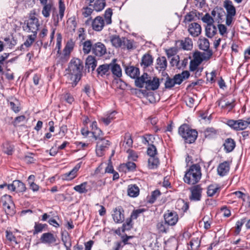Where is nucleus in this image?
<instances>
[{"instance_id": "29", "label": "nucleus", "mask_w": 250, "mask_h": 250, "mask_svg": "<svg viewBox=\"0 0 250 250\" xmlns=\"http://www.w3.org/2000/svg\"><path fill=\"white\" fill-rule=\"evenodd\" d=\"M157 66L156 68L158 70H164L167 66V61L165 57H161L157 58L156 60Z\"/></svg>"}, {"instance_id": "21", "label": "nucleus", "mask_w": 250, "mask_h": 250, "mask_svg": "<svg viewBox=\"0 0 250 250\" xmlns=\"http://www.w3.org/2000/svg\"><path fill=\"white\" fill-rule=\"evenodd\" d=\"M189 76V72L187 70L184 71L180 74H176L173 77L175 84H180L184 80L188 78Z\"/></svg>"}, {"instance_id": "32", "label": "nucleus", "mask_w": 250, "mask_h": 250, "mask_svg": "<svg viewBox=\"0 0 250 250\" xmlns=\"http://www.w3.org/2000/svg\"><path fill=\"white\" fill-rule=\"evenodd\" d=\"M159 163V160L157 156L150 157L148 159V167L149 169L157 168Z\"/></svg>"}, {"instance_id": "28", "label": "nucleus", "mask_w": 250, "mask_h": 250, "mask_svg": "<svg viewBox=\"0 0 250 250\" xmlns=\"http://www.w3.org/2000/svg\"><path fill=\"white\" fill-rule=\"evenodd\" d=\"M140 193V189L136 185H130L128 187L127 194L131 197H137Z\"/></svg>"}, {"instance_id": "15", "label": "nucleus", "mask_w": 250, "mask_h": 250, "mask_svg": "<svg viewBox=\"0 0 250 250\" xmlns=\"http://www.w3.org/2000/svg\"><path fill=\"white\" fill-rule=\"evenodd\" d=\"M81 167V163L77 164L75 167L69 172L65 173L62 175L64 180L69 181L73 179L77 176V172Z\"/></svg>"}, {"instance_id": "11", "label": "nucleus", "mask_w": 250, "mask_h": 250, "mask_svg": "<svg viewBox=\"0 0 250 250\" xmlns=\"http://www.w3.org/2000/svg\"><path fill=\"white\" fill-rule=\"evenodd\" d=\"M188 31L193 37H197L201 33V25L197 22H192L189 24Z\"/></svg>"}, {"instance_id": "49", "label": "nucleus", "mask_w": 250, "mask_h": 250, "mask_svg": "<svg viewBox=\"0 0 250 250\" xmlns=\"http://www.w3.org/2000/svg\"><path fill=\"white\" fill-rule=\"evenodd\" d=\"M132 219L130 217L126 219L125 223L122 226V232H125L126 230H130L132 228Z\"/></svg>"}, {"instance_id": "17", "label": "nucleus", "mask_w": 250, "mask_h": 250, "mask_svg": "<svg viewBox=\"0 0 250 250\" xmlns=\"http://www.w3.org/2000/svg\"><path fill=\"white\" fill-rule=\"evenodd\" d=\"M98 76L103 78L107 77L110 75V63L100 65L97 69Z\"/></svg>"}, {"instance_id": "9", "label": "nucleus", "mask_w": 250, "mask_h": 250, "mask_svg": "<svg viewBox=\"0 0 250 250\" xmlns=\"http://www.w3.org/2000/svg\"><path fill=\"white\" fill-rule=\"evenodd\" d=\"M8 189L17 192H23L25 191L26 188L25 184L21 181L14 180L8 186Z\"/></svg>"}, {"instance_id": "24", "label": "nucleus", "mask_w": 250, "mask_h": 250, "mask_svg": "<svg viewBox=\"0 0 250 250\" xmlns=\"http://www.w3.org/2000/svg\"><path fill=\"white\" fill-rule=\"evenodd\" d=\"M125 73L130 78L135 79L139 76L140 70L138 67L133 66H129L125 67Z\"/></svg>"}, {"instance_id": "6", "label": "nucleus", "mask_w": 250, "mask_h": 250, "mask_svg": "<svg viewBox=\"0 0 250 250\" xmlns=\"http://www.w3.org/2000/svg\"><path fill=\"white\" fill-rule=\"evenodd\" d=\"M112 216L116 223H121L125 220L124 210L122 207L118 206L113 209Z\"/></svg>"}, {"instance_id": "37", "label": "nucleus", "mask_w": 250, "mask_h": 250, "mask_svg": "<svg viewBox=\"0 0 250 250\" xmlns=\"http://www.w3.org/2000/svg\"><path fill=\"white\" fill-rule=\"evenodd\" d=\"M53 8V4L48 3L47 4L43 5L42 13L44 17L48 18L50 16V12Z\"/></svg>"}, {"instance_id": "61", "label": "nucleus", "mask_w": 250, "mask_h": 250, "mask_svg": "<svg viewBox=\"0 0 250 250\" xmlns=\"http://www.w3.org/2000/svg\"><path fill=\"white\" fill-rule=\"evenodd\" d=\"M161 194V192L159 190H155L153 191L151 195L150 196V198L149 200V202L150 203H153L155 200H156L157 197L160 196Z\"/></svg>"}, {"instance_id": "34", "label": "nucleus", "mask_w": 250, "mask_h": 250, "mask_svg": "<svg viewBox=\"0 0 250 250\" xmlns=\"http://www.w3.org/2000/svg\"><path fill=\"white\" fill-rule=\"evenodd\" d=\"M220 187L217 185H210L208 187L207 194L208 196L212 197L216 193L220 192Z\"/></svg>"}, {"instance_id": "8", "label": "nucleus", "mask_w": 250, "mask_h": 250, "mask_svg": "<svg viewBox=\"0 0 250 250\" xmlns=\"http://www.w3.org/2000/svg\"><path fill=\"white\" fill-rule=\"evenodd\" d=\"M191 195L189 199L191 201H198L201 200L202 192V188L201 185H197L194 186L189 188Z\"/></svg>"}, {"instance_id": "30", "label": "nucleus", "mask_w": 250, "mask_h": 250, "mask_svg": "<svg viewBox=\"0 0 250 250\" xmlns=\"http://www.w3.org/2000/svg\"><path fill=\"white\" fill-rule=\"evenodd\" d=\"M217 28L213 24H209L207 25L206 27V36L211 38L213 37L217 33Z\"/></svg>"}, {"instance_id": "60", "label": "nucleus", "mask_w": 250, "mask_h": 250, "mask_svg": "<svg viewBox=\"0 0 250 250\" xmlns=\"http://www.w3.org/2000/svg\"><path fill=\"white\" fill-rule=\"evenodd\" d=\"M62 98L68 104H72L74 99L73 97L69 93H65L62 95Z\"/></svg>"}, {"instance_id": "19", "label": "nucleus", "mask_w": 250, "mask_h": 250, "mask_svg": "<svg viewBox=\"0 0 250 250\" xmlns=\"http://www.w3.org/2000/svg\"><path fill=\"white\" fill-rule=\"evenodd\" d=\"M177 44H179L180 48L186 50H189L192 48V41L189 37L185 38L184 40H179Z\"/></svg>"}, {"instance_id": "46", "label": "nucleus", "mask_w": 250, "mask_h": 250, "mask_svg": "<svg viewBox=\"0 0 250 250\" xmlns=\"http://www.w3.org/2000/svg\"><path fill=\"white\" fill-rule=\"evenodd\" d=\"M247 219L246 218H244L242 219H241L240 220L237 221L236 223V227H235V233L236 235H238L241 230V228L242 226L244 225V223L246 222Z\"/></svg>"}, {"instance_id": "12", "label": "nucleus", "mask_w": 250, "mask_h": 250, "mask_svg": "<svg viewBox=\"0 0 250 250\" xmlns=\"http://www.w3.org/2000/svg\"><path fill=\"white\" fill-rule=\"evenodd\" d=\"M106 49L105 45L101 42H98L92 46V52L95 55L101 57L105 54Z\"/></svg>"}, {"instance_id": "52", "label": "nucleus", "mask_w": 250, "mask_h": 250, "mask_svg": "<svg viewBox=\"0 0 250 250\" xmlns=\"http://www.w3.org/2000/svg\"><path fill=\"white\" fill-rule=\"evenodd\" d=\"M200 48L204 51L209 50V42L207 39H204L201 41L200 44Z\"/></svg>"}, {"instance_id": "40", "label": "nucleus", "mask_w": 250, "mask_h": 250, "mask_svg": "<svg viewBox=\"0 0 250 250\" xmlns=\"http://www.w3.org/2000/svg\"><path fill=\"white\" fill-rule=\"evenodd\" d=\"M101 142H99L96 146V151L98 155L102 156L103 154V151L105 150V148L108 147L109 145L108 143L104 144L103 143L101 144Z\"/></svg>"}, {"instance_id": "58", "label": "nucleus", "mask_w": 250, "mask_h": 250, "mask_svg": "<svg viewBox=\"0 0 250 250\" xmlns=\"http://www.w3.org/2000/svg\"><path fill=\"white\" fill-rule=\"evenodd\" d=\"M133 41L132 40H128L126 38H124V43L123 46L126 47L127 49H131L133 48Z\"/></svg>"}, {"instance_id": "2", "label": "nucleus", "mask_w": 250, "mask_h": 250, "mask_svg": "<svg viewBox=\"0 0 250 250\" xmlns=\"http://www.w3.org/2000/svg\"><path fill=\"white\" fill-rule=\"evenodd\" d=\"M201 176L200 166L198 164H193L186 171L183 179L186 183L193 185L199 182Z\"/></svg>"}, {"instance_id": "18", "label": "nucleus", "mask_w": 250, "mask_h": 250, "mask_svg": "<svg viewBox=\"0 0 250 250\" xmlns=\"http://www.w3.org/2000/svg\"><path fill=\"white\" fill-rule=\"evenodd\" d=\"M211 16L219 23L225 15L224 9L220 7H215L211 12Z\"/></svg>"}, {"instance_id": "56", "label": "nucleus", "mask_w": 250, "mask_h": 250, "mask_svg": "<svg viewBox=\"0 0 250 250\" xmlns=\"http://www.w3.org/2000/svg\"><path fill=\"white\" fill-rule=\"evenodd\" d=\"M59 16L60 20H62L64 16V13L65 9V6L62 0L59 1Z\"/></svg>"}, {"instance_id": "14", "label": "nucleus", "mask_w": 250, "mask_h": 250, "mask_svg": "<svg viewBox=\"0 0 250 250\" xmlns=\"http://www.w3.org/2000/svg\"><path fill=\"white\" fill-rule=\"evenodd\" d=\"M159 85L160 81L158 78L154 77L153 80H151L148 77L145 87L148 90H155L159 88Z\"/></svg>"}, {"instance_id": "50", "label": "nucleus", "mask_w": 250, "mask_h": 250, "mask_svg": "<svg viewBox=\"0 0 250 250\" xmlns=\"http://www.w3.org/2000/svg\"><path fill=\"white\" fill-rule=\"evenodd\" d=\"M36 36L37 34H36L28 36L27 39L24 42L23 45H24V46L27 48L30 47L34 42Z\"/></svg>"}, {"instance_id": "45", "label": "nucleus", "mask_w": 250, "mask_h": 250, "mask_svg": "<svg viewBox=\"0 0 250 250\" xmlns=\"http://www.w3.org/2000/svg\"><path fill=\"white\" fill-rule=\"evenodd\" d=\"M242 208L244 207L245 210L246 211H250V197L247 194L242 199Z\"/></svg>"}, {"instance_id": "13", "label": "nucleus", "mask_w": 250, "mask_h": 250, "mask_svg": "<svg viewBox=\"0 0 250 250\" xmlns=\"http://www.w3.org/2000/svg\"><path fill=\"white\" fill-rule=\"evenodd\" d=\"M40 240L43 244L51 245L56 243L57 239L56 237L52 233L45 232L42 235Z\"/></svg>"}, {"instance_id": "53", "label": "nucleus", "mask_w": 250, "mask_h": 250, "mask_svg": "<svg viewBox=\"0 0 250 250\" xmlns=\"http://www.w3.org/2000/svg\"><path fill=\"white\" fill-rule=\"evenodd\" d=\"M192 60L200 64L204 59L200 52H196L193 54V59Z\"/></svg>"}, {"instance_id": "51", "label": "nucleus", "mask_w": 250, "mask_h": 250, "mask_svg": "<svg viewBox=\"0 0 250 250\" xmlns=\"http://www.w3.org/2000/svg\"><path fill=\"white\" fill-rule=\"evenodd\" d=\"M167 226L166 222L161 221L157 223V228L161 232H166L168 228Z\"/></svg>"}, {"instance_id": "38", "label": "nucleus", "mask_w": 250, "mask_h": 250, "mask_svg": "<svg viewBox=\"0 0 250 250\" xmlns=\"http://www.w3.org/2000/svg\"><path fill=\"white\" fill-rule=\"evenodd\" d=\"M113 14L112 9L110 8H107L104 12V18L106 24H110L112 23L111 17Z\"/></svg>"}, {"instance_id": "3", "label": "nucleus", "mask_w": 250, "mask_h": 250, "mask_svg": "<svg viewBox=\"0 0 250 250\" xmlns=\"http://www.w3.org/2000/svg\"><path fill=\"white\" fill-rule=\"evenodd\" d=\"M179 134L185 140L195 141L198 136V132L191 128L187 124H183L178 128Z\"/></svg>"}, {"instance_id": "23", "label": "nucleus", "mask_w": 250, "mask_h": 250, "mask_svg": "<svg viewBox=\"0 0 250 250\" xmlns=\"http://www.w3.org/2000/svg\"><path fill=\"white\" fill-rule=\"evenodd\" d=\"M111 72L114 77L120 78L122 75V69L120 65L114 62L110 63V72ZM114 79H116L114 78Z\"/></svg>"}, {"instance_id": "1", "label": "nucleus", "mask_w": 250, "mask_h": 250, "mask_svg": "<svg viewBox=\"0 0 250 250\" xmlns=\"http://www.w3.org/2000/svg\"><path fill=\"white\" fill-rule=\"evenodd\" d=\"M83 66L82 61L79 59H73L69 63L68 71L66 75L69 83L73 87L75 86L82 76Z\"/></svg>"}, {"instance_id": "43", "label": "nucleus", "mask_w": 250, "mask_h": 250, "mask_svg": "<svg viewBox=\"0 0 250 250\" xmlns=\"http://www.w3.org/2000/svg\"><path fill=\"white\" fill-rule=\"evenodd\" d=\"M9 104L11 109L15 113H18L21 110L20 104L19 102L17 99L15 100L14 102L10 101Z\"/></svg>"}, {"instance_id": "10", "label": "nucleus", "mask_w": 250, "mask_h": 250, "mask_svg": "<svg viewBox=\"0 0 250 250\" xmlns=\"http://www.w3.org/2000/svg\"><path fill=\"white\" fill-rule=\"evenodd\" d=\"M105 24L106 23L104 18L100 16H98L92 20L91 26L94 31L100 32L103 30Z\"/></svg>"}, {"instance_id": "41", "label": "nucleus", "mask_w": 250, "mask_h": 250, "mask_svg": "<svg viewBox=\"0 0 250 250\" xmlns=\"http://www.w3.org/2000/svg\"><path fill=\"white\" fill-rule=\"evenodd\" d=\"M106 3L105 0H97L94 3V9L97 11H101L105 6Z\"/></svg>"}, {"instance_id": "35", "label": "nucleus", "mask_w": 250, "mask_h": 250, "mask_svg": "<svg viewBox=\"0 0 250 250\" xmlns=\"http://www.w3.org/2000/svg\"><path fill=\"white\" fill-rule=\"evenodd\" d=\"M116 113V111H114L109 113L107 114L106 117H102L101 120L106 125H108L111 121L115 118L114 116Z\"/></svg>"}, {"instance_id": "16", "label": "nucleus", "mask_w": 250, "mask_h": 250, "mask_svg": "<svg viewBox=\"0 0 250 250\" xmlns=\"http://www.w3.org/2000/svg\"><path fill=\"white\" fill-rule=\"evenodd\" d=\"M91 127L92 128V131L91 133L93 134L96 140L104 141L105 139V138L102 137V131L100 128H98L97 124L96 121H93L92 123Z\"/></svg>"}, {"instance_id": "47", "label": "nucleus", "mask_w": 250, "mask_h": 250, "mask_svg": "<svg viewBox=\"0 0 250 250\" xmlns=\"http://www.w3.org/2000/svg\"><path fill=\"white\" fill-rule=\"evenodd\" d=\"M203 134L206 138L211 139L215 135L216 132L213 128H208L203 132Z\"/></svg>"}, {"instance_id": "48", "label": "nucleus", "mask_w": 250, "mask_h": 250, "mask_svg": "<svg viewBox=\"0 0 250 250\" xmlns=\"http://www.w3.org/2000/svg\"><path fill=\"white\" fill-rule=\"evenodd\" d=\"M175 83L174 82L173 78H170L168 75H167L165 82V87L166 89H171L175 85Z\"/></svg>"}, {"instance_id": "44", "label": "nucleus", "mask_w": 250, "mask_h": 250, "mask_svg": "<svg viewBox=\"0 0 250 250\" xmlns=\"http://www.w3.org/2000/svg\"><path fill=\"white\" fill-rule=\"evenodd\" d=\"M223 146L226 152L229 153L234 149L236 145L235 142H225L223 144Z\"/></svg>"}, {"instance_id": "39", "label": "nucleus", "mask_w": 250, "mask_h": 250, "mask_svg": "<svg viewBox=\"0 0 250 250\" xmlns=\"http://www.w3.org/2000/svg\"><path fill=\"white\" fill-rule=\"evenodd\" d=\"M87 184V183L86 182H84L80 185L75 186L73 188L76 191L80 194L86 193L88 191V190L86 188Z\"/></svg>"}, {"instance_id": "22", "label": "nucleus", "mask_w": 250, "mask_h": 250, "mask_svg": "<svg viewBox=\"0 0 250 250\" xmlns=\"http://www.w3.org/2000/svg\"><path fill=\"white\" fill-rule=\"evenodd\" d=\"M224 7L227 11V15H236V8L231 0H225L224 1Z\"/></svg>"}, {"instance_id": "7", "label": "nucleus", "mask_w": 250, "mask_h": 250, "mask_svg": "<svg viewBox=\"0 0 250 250\" xmlns=\"http://www.w3.org/2000/svg\"><path fill=\"white\" fill-rule=\"evenodd\" d=\"M166 223L168 226H174L178 220V216L176 212L167 211L164 215Z\"/></svg>"}, {"instance_id": "64", "label": "nucleus", "mask_w": 250, "mask_h": 250, "mask_svg": "<svg viewBox=\"0 0 250 250\" xmlns=\"http://www.w3.org/2000/svg\"><path fill=\"white\" fill-rule=\"evenodd\" d=\"M145 210V209H138L133 210L131 214L130 218L132 219H136L139 216V214L143 212Z\"/></svg>"}, {"instance_id": "63", "label": "nucleus", "mask_w": 250, "mask_h": 250, "mask_svg": "<svg viewBox=\"0 0 250 250\" xmlns=\"http://www.w3.org/2000/svg\"><path fill=\"white\" fill-rule=\"evenodd\" d=\"M26 117L24 115H21L17 117L15 120L13 122V124L14 126H17L20 123L23 122L25 121Z\"/></svg>"}, {"instance_id": "55", "label": "nucleus", "mask_w": 250, "mask_h": 250, "mask_svg": "<svg viewBox=\"0 0 250 250\" xmlns=\"http://www.w3.org/2000/svg\"><path fill=\"white\" fill-rule=\"evenodd\" d=\"M82 15L84 18L90 17L93 11V9L89 7H84L82 9Z\"/></svg>"}, {"instance_id": "62", "label": "nucleus", "mask_w": 250, "mask_h": 250, "mask_svg": "<svg viewBox=\"0 0 250 250\" xmlns=\"http://www.w3.org/2000/svg\"><path fill=\"white\" fill-rule=\"evenodd\" d=\"M179 62L180 61L179 56H176L172 58L170 62V63L172 66H176L178 68H181V67L179 66Z\"/></svg>"}, {"instance_id": "4", "label": "nucleus", "mask_w": 250, "mask_h": 250, "mask_svg": "<svg viewBox=\"0 0 250 250\" xmlns=\"http://www.w3.org/2000/svg\"><path fill=\"white\" fill-rule=\"evenodd\" d=\"M24 24L26 25L23 26L24 31L37 34L40 24L39 19L35 16V13L30 15L28 19L24 21Z\"/></svg>"}, {"instance_id": "42", "label": "nucleus", "mask_w": 250, "mask_h": 250, "mask_svg": "<svg viewBox=\"0 0 250 250\" xmlns=\"http://www.w3.org/2000/svg\"><path fill=\"white\" fill-rule=\"evenodd\" d=\"M92 43L90 40H87L83 43V50L85 54H88L91 50H92Z\"/></svg>"}, {"instance_id": "57", "label": "nucleus", "mask_w": 250, "mask_h": 250, "mask_svg": "<svg viewBox=\"0 0 250 250\" xmlns=\"http://www.w3.org/2000/svg\"><path fill=\"white\" fill-rule=\"evenodd\" d=\"M202 20L203 22L207 23V25L213 24L214 22V19L212 16H211L208 13H206L202 18Z\"/></svg>"}, {"instance_id": "27", "label": "nucleus", "mask_w": 250, "mask_h": 250, "mask_svg": "<svg viewBox=\"0 0 250 250\" xmlns=\"http://www.w3.org/2000/svg\"><path fill=\"white\" fill-rule=\"evenodd\" d=\"M148 77V75L146 73H144L141 77L136 78V79L135 81L136 86L139 88H143L145 84L146 85Z\"/></svg>"}, {"instance_id": "26", "label": "nucleus", "mask_w": 250, "mask_h": 250, "mask_svg": "<svg viewBox=\"0 0 250 250\" xmlns=\"http://www.w3.org/2000/svg\"><path fill=\"white\" fill-rule=\"evenodd\" d=\"M153 62V59L152 56L149 54H145L142 57L141 65L145 68L152 65Z\"/></svg>"}, {"instance_id": "20", "label": "nucleus", "mask_w": 250, "mask_h": 250, "mask_svg": "<svg viewBox=\"0 0 250 250\" xmlns=\"http://www.w3.org/2000/svg\"><path fill=\"white\" fill-rule=\"evenodd\" d=\"M229 161H225L219 165L217 167L218 174L221 176H224L229 172Z\"/></svg>"}, {"instance_id": "36", "label": "nucleus", "mask_w": 250, "mask_h": 250, "mask_svg": "<svg viewBox=\"0 0 250 250\" xmlns=\"http://www.w3.org/2000/svg\"><path fill=\"white\" fill-rule=\"evenodd\" d=\"M3 151L8 154L12 155L14 150V147L13 145L9 143L8 142H5L3 144Z\"/></svg>"}, {"instance_id": "54", "label": "nucleus", "mask_w": 250, "mask_h": 250, "mask_svg": "<svg viewBox=\"0 0 250 250\" xmlns=\"http://www.w3.org/2000/svg\"><path fill=\"white\" fill-rule=\"evenodd\" d=\"M147 155L150 157H154L157 156V149L154 145L150 146L147 149Z\"/></svg>"}, {"instance_id": "33", "label": "nucleus", "mask_w": 250, "mask_h": 250, "mask_svg": "<svg viewBox=\"0 0 250 250\" xmlns=\"http://www.w3.org/2000/svg\"><path fill=\"white\" fill-rule=\"evenodd\" d=\"M47 227L46 224H42L39 222H35L34 227V229L32 230L33 235H36L42 232L44 229Z\"/></svg>"}, {"instance_id": "31", "label": "nucleus", "mask_w": 250, "mask_h": 250, "mask_svg": "<svg viewBox=\"0 0 250 250\" xmlns=\"http://www.w3.org/2000/svg\"><path fill=\"white\" fill-rule=\"evenodd\" d=\"M85 65L87 68H92V70L93 71L97 66V61L95 58L91 55L87 57L85 61Z\"/></svg>"}, {"instance_id": "5", "label": "nucleus", "mask_w": 250, "mask_h": 250, "mask_svg": "<svg viewBox=\"0 0 250 250\" xmlns=\"http://www.w3.org/2000/svg\"><path fill=\"white\" fill-rule=\"evenodd\" d=\"M1 202L3 208L7 215L13 216L16 213L15 205L10 195L5 194L2 196Z\"/></svg>"}, {"instance_id": "25", "label": "nucleus", "mask_w": 250, "mask_h": 250, "mask_svg": "<svg viewBox=\"0 0 250 250\" xmlns=\"http://www.w3.org/2000/svg\"><path fill=\"white\" fill-rule=\"evenodd\" d=\"M124 38H120L119 35H113L110 37V41L112 45L115 47H121L123 45Z\"/></svg>"}, {"instance_id": "59", "label": "nucleus", "mask_w": 250, "mask_h": 250, "mask_svg": "<svg viewBox=\"0 0 250 250\" xmlns=\"http://www.w3.org/2000/svg\"><path fill=\"white\" fill-rule=\"evenodd\" d=\"M235 101L234 99L229 100V99H227L225 109H228L229 111H231L235 106Z\"/></svg>"}]
</instances>
